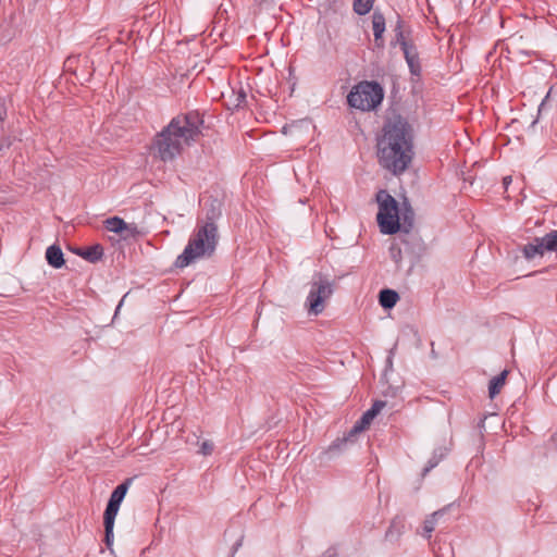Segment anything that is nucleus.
I'll use <instances>...</instances> for the list:
<instances>
[{
	"label": "nucleus",
	"mask_w": 557,
	"mask_h": 557,
	"mask_svg": "<svg viewBox=\"0 0 557 557\" xmlns=\"http://www.w3.org/2000/svg\"><path fill=\"white\" fill-rule=\"evenodd\" d=\"M412 139V128L405 119L401 116L388 119L376 143L381 166L395 175L405 172L413 154Z\"/></svg>",
	"instance_id": "f257e3e1"
},
{
	"label": "nucleus",
	"mask_w": 557,
	"mask_h": 557,
	"mask_svg": "<svg viewBox=\"0 0 557 557\" xmlns=\"http://www.w3.org/2000/svg\"><path fill=\"white\" fill-rule=\"evenodd\" d=\"M202 124V119L196 112L172 119L154 139V148L160 159L171 161L181 154L199 138Z\"/></svg>",
	"instance_id": "f03ea898"
},
{
	"label": "nucleus",
	"mask_w": 557,
	"mask_h": 557,
	"mask_svg": "<svg viewBox=\"0 0 557 557\" xmlns=\"http://www.w3.org/2000/svg\"><path fill=\"white\" fill-rule=\"evenodd\" d=\"M216 214L212 212L207 221L201 222L182 255L176 259V265L185 268L196 260L208 258L215 251L219 242L218 225L214 222Z\"/></svg>",
	"instance_id": "7ed1b4c3"
},
{
	"label": "nucleus",
	"mask_w": 557,
	"mask_h": 557,
	"mask_svg": "<svg viewBox=\"0 0 557 557\" xmlns=\"http://www.w3.org/2000/svg\"><path fill=\"white\" fill-rule=\"evenodd\" d=\"M376 201L379 205L376 220L381 233L396 234L400 228L397 201L386 190H380L376 194Z\"/></svg>",
	"instance_id": "20e7f679"
},
{
	"label": "nucleus",
	"mask_w": 557,
	"mask_h": 557,
	"mask_svg": "<svg viewBox=\"0 0 557 557\" xmlns=\"http://www.w3.org/2000/svg\"><path fill=\"white\" fill-rule=\"evenodd\" d=\"M383 96V89L377 83L362 82L351 89L347 100L352 108L370 111L382 102Z\"/></svg>",
	"instance_id": "39448f33"
},
{
	"label": "nucleus",
	"mask_w": 557,
	"mask_h": 557,
	"mask_svg": "<svg viewBox=\"0 0 557 557\" xmlns=\"http://www.w3.org/2000/svg\"><path fill=\"white\" fill-rule=\"evenodd\" d=\"M332 294L333 283L322 273L315 274L306 301L308 312L314 315L320 314L325 308V301Z\"/></svg>",
	"instance_id": "423d86ee"
},
{
	"label": "nucleus",
	"mask_w": 557,
	"mask_h": 557,
	"mask_svg": "<svg viewBox=\"0 0 557 557\" xmlns=\"http://www.w3.org/2000/svg\"><path fill=\"white\" fill-rule=\"evenodd\" d=\"M545 251H557V231H553L541 238H535L523 248L527 259H532L537 255L543 256Z\"/></svg>",
	"instance_id": "0eeeda50"
},
{
	"label": "nucleus",
	"mask_w": 557,
	"mask_h": 557,
	"mask_svg": "<svg viewBox=\"0 0 557 557\" xmlns=\"http://www.w3.org/2000/svg\"><path fill=\"white\" fill-rule=\"evenodd\" d=\"M376 416H374V410H370V409L367 410L362 414L361 419L359 421H357L356 424L352 426V429L350 430L348 436L335 441L332 445H330V447L327 448L325 454L330 455V457H333L334 454L339 451L341 447L343 445H345L351 437H354L356 434L364 431L371 424V422L373 421V419Z\"/></svg>",
	"instance_id": "6e6552de"
},
{
	"label": "nucleus",
	"mask_w": 557,
	"mask_h": 557,
	"mask_svg": "<svg viewBox=\"0 0 557 557\" xmlns=\"http://www.w3.org/2000/svg\"><path fill=\"white\" fill-rule=\"evenodd\" d=\"M400 28H401V21H400V18H398L397 26L395 28L397 40L399 41V44L401 46V49L404 51L405 59H406V61L408 63L410 72L413 75H419L420 71H421V67H420V63H419L418 53H417L414 47L410 46L405 40L404 35H403Z\"/></svg>",
	"instance_id": "1a4fd4ad"
},
{
	"label": "nucleus",
	"mask_w": 557,
	"mask_h": 557,
	"mask_svg": "<svg viewBox=\"0 0 557 557\" xmlns=\"http://www.w3.org/2000/svg\"><path fill=\"white\" fill-rule=\"evenodd\" d=\"M128 490V482H124L116 486V488L112 492L109 503L107 505L104 517L108 518L109 523H111V519H115L120 505L122 500L124 499L126 492Z\"/></svg>",
	"instance_id": "9d476101"
},
{
	"label": "nucleus",
	"mask_w": 557,
	"mask_h": 557,
	"mask_svg": "<svg viewBox=\"0 0 557 557\" xmlns=\"http://www.w3.org/2000/svg\"><path fill=\"white\" fill-rule=\"evenodd\" d=\"M222 97L225 106L233 110L240 108L246 101V90L243 86H238L237 88H231L226 92H222Z\"/></svg>",
	"instance_id": "9b49d317"
},
{
	"label": "nucleus",
	"mask_w": 557,
	"mask_h": 557,
	"mask_svg": "<svg viewBox=\"0 0 557 557\" xmlns=\"http://www.w3.org/2000/svg\"><path fill=\"white\" fill-rule=\"evenodd\" d=\"M46 259L48 263L55 269L61 268L65 263L63 252L57 245H51L47 248Z\"/></svg>",
	"instance_id": "f8f14e48"
},
{
	"label": "nucleus",
	"mask_w": 557,
	"mask_h": 557,
	"mask_svg": "<svg viewBox=\"0 0 557 557\" xmlns=\"http://www.w3.org/2000/svg\"><path fill=\"white\" fill-rule=\"evenodd\" d=\"M72 252L75 253V255H78L81 256L82 258H84L85 260L89 261V262H96L98 261L99 259H101L102 257V248L98 245L96 246H92V247H88V248H72Z\"/></svg>",
	"instance_id": "ddd939ff"
},
{
	"label": "nucleus",
	"mask_w": 557,
	"mask_h": 557,
	"mask_svg": "<svg viewBox=\"0 0 557 557\" xmlns=\"http://www.w3.org/2000/svg\"><path fill=\"white\" fill-rule=\"evenodd\" d=\"M507 375L508 371L504 370L500 374L494 376L490 381L488 396L491 399L495 398V396L499 394L500 389L504 387L506 383Z\"/></svg>",
	"instance_id": "4468645a"
},
{
	"label": "nucleus",
	"mask_w": 557,
	"mask_h": 557,
	"mask_svg": "<svg viewBox=\"0 0 557 557\" xmlns=\"http://www.w3.org/2000/svg\"><path fill=\"white\" fill-rule=\"evenodd\" d=\"M372 28L375 41L379 42L385 32V17L379 11H375L372 15Z\"/></svg>",
	"instance_id": "2eb2a0df"
},
{
	"label": "nucleus",
	"mask_w": 557,
	"mask_h": 557,
	"mask_svg": "<svg viewBox=\"0 0 557 557\" xmlns=\"http://www.w3.org/2000/svg\"><path fill=\"white\" fill-rule=\"evenodd\" d=\"M399 299L398 294L393 289H383L380 292L379 301L385 309L393 308Z\"/></svg>",
	"instance_id": "dca6fc26"
},
{
	"label": "nucleus",
	"mask_w": 557,
	"mask_h": 557,
	"mask_svg": "<svg viewBox=\"0 0 557 557\" xmlns=\"http://www.w3.org/2000/svg\"><path fill=\"white\" fill-rule=\"evenodd\" d=\"M445 509L437 510L433 512L430 517H428L423 522V535L426 537L431 536V533L434 531L437 518L444 515Z\"/></svg>",
	"instance_id": "f3484780"
},
{
	"label": "nucleus",
	"mask_w": 557,
	"mask_h": 557,
	"mask_svg": "<svg viewBox=\"0 0 557 557\" xmlns=\"http://www.w3.org/2000/svg\"><path fill=\"white\" fill-rule=\"evenodd\" d=\"M374 0H354V11L359 15H366L373 8Z\"/></svg>",
	"instance_id": "a211bd4d"
},
{
	"label": "nucleus",
	"mask_w": 557,
	"mask_h": 557,
	"mask_svg": "<svg viewBox=\"0 0 557 557\" xmlns=\"http://www.w3.org/2000/svg\"><path fill=\"white\" fill-rule=\"evenodd\" d=\"M125 222L119 216L110 218L106 221V227L108 231L121 234L125 227Z\"/></svg>",
	"instance_id": "6ab92c4d"
},
{
	"label": "nucleus",
	"mask_w": 557,
	"mask_h": 557,
	"mask_svg": "<svg viewBox=\"0 0 557 557\" xmlns=\"http://www.w3.org/2000/svg\"><path fill=\"white\" fill-rule=\"evenodd\" d=\"M115 519H111V523H109L108 518H104V530H106V543L108 548H111L113 544V528H114Z\"/></svg>",
	"instance_id": "aec40b11"
},
{
	"label": "nucleus",
	"mask_w": 557,
	"mask_h": 557,
	"mask_svg": "<svg viewBox=\"0 0 557 557\" xmlns=\"http://www.w3.org/2000/svg\"><path fill=\"white\" fill-rule=\"evenodd\" d=\"M140 232L135 224H125L123 232L120 234L124 239L134 238L138 236Z\"/></svg>",
	"instance_id": "412c9836"
},
{
	"label": "nucleus",
	"mask_w": 557,
	"mask_h": 557,
	"mask_svg": "<svg viewBox=\"0 0 557 557\" xmlns=\"http://www.w3.org/2000/svg\"><path fill=\"white\" fill-rule=\"evenodd\" d=\"M200 454L203 456L211 455L213 451V443L210 441H203L200 445Z\"/></svg>",
	"instance_id": "4be33fe9"
},
{
	"label": "nucleus",
	"mask_w": 557,
	"mask_h": 557,
	"mask_svg": "<svg viewBox=\"0 0 557 557\" xmlns=\"http://www.w3.org/2000/svg\"><path fill=\"white\" fill-rule=\"evenodd\" d=\"M385 405H386L385 401L377 400L372 405L370 410H374V416H377L382 411V409L385 407Z\"/></svg>",
	"instance_id": "5701e85b"
},
{
	"label": "nucleus",
	"mask_w": 557,
	"mask_h": 557,
	"mask_svg": "<svg viewBox=\"0 0 557 557\" xmlns=\"http://www.w3.org/2000/svg\"><path fill=\"white\" fill-rule=\"evenodd\" d=\"M7 116V107L2 99H0V129H2V122Z\"/></svg>",
	"instance_id": "b1692460"
},
{
	"label": "nucleus",
	"mask_w": 557,
	"mask_h": 557,
	"mask_svg": "<svg viewBox=\"0 0 557 557\" xmlns=\"http://www.w3.org/2000/svg\"><path fill=\"white\" fill-rule=\"evenodd\" d=\"M11 145L9 139H5L3 143H0V152L2 151L3 147H9Z\"/></svg>",
	"instance_id": "393cba45"
},
{
	"label": "nucleus",
	"mask_w": 557,
	"mask_h": 557,
	"mask_svg": "<svg viewBox=\"0 0 557 557\" xmlns=\"http://www.w3.org/2000/svg\"><path fill=\"white\" fill-rule=\"evenodd\" d=\"M503 183L507 187L511 183V176H505Z\"/></svg>",
	"instance_id": "a878e982"
},
{
	"label": "nucleus",
	"mask_w": 557,
	"mask_h": 557,
	"mask_svg": "<svg viewBox=\"0 0 557 557\" xmlns=\"http://www.w3.org/2000/svg\"><path fill=\"white\" fill-rule=\"evenodd\" d=\"M548 97H549V94H547L546 98L542 101V103H541V106H540V108H539V111H540V112L542 111L543 107L545 106L546 100L548 99Z\"/></svg>",
	"instance_id": "bb28decb"
},
{
	"label": "nucleus",
	"mask_w": 557,
	"mask_h": 557,
	"mask_svg": "<svg viewBox=\"0 0 557 557\" xmlns=\"http://www.w3.org/2000/svg\"><path fill=\"white\" fill-rule=\"evenodd\" d=\"M393 527H394V524H393L391 528H393ZM386 537H388V539H392V537H393V530H392V529H389V530L386 532Z\"/></svg>",
	"instance_id": "cd10ccee"
},
{
	"label": "nucleus",
	"mask_w": 557,
	"mask_h": 557,
	"mask_svg": "<svg viewBox=\"0 0 557 557\" xmlns=\"http://www.w3.org/2000/svg\"><path fill=\"white\" fill-rule=\"evenodd\" d=\"M436 463H432L430 467L424 469V474L430 471L431 468H433Z\"/></svg>",
	"instance_id": "c85d7f7f"
}]
</instances>
